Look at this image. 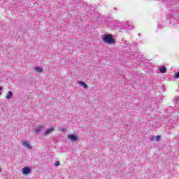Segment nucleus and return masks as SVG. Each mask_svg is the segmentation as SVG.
I'll return each mask as SVG.
<instances>
[{"label": "nucleus", "instance_id": "nucleus-1", "mask_svg": "<svg viewBox=\"0 0 179 179\" xmlns=\"http://www.w3.org/2000/svg\"><path fill=\"white\" fill-rule=\"evenodd\" d=\"M103 41L105 43H107L108 44H114L115 41H114V39L113 38V36L110 35H104L103 37Z\"/></svg>", "mask_w": 179, "mask_h": 179}, {"label": "nucleus", "instance_id": "nucleus-2", "mask_svg": "<svg viewBox=\"0 0 179 179\" xmlns=\"http://www.w3.org/2000/svg\"><path fill=\"white\" fill-rule=\"evenodd\" d=\"M22 145L24 148L28 149V150H31V149H33V146H31V143H30V141L26 140L23 141H22Z\"/></svg>", "mask_w": 179, "mask_h": 179}, {"label": "nucleus", "instance_id": "nucleus-3", "mask_svg": "<svg viewBox=\"0 0 179 179\" xmlns=\"http://www.w3.org/2000/svg\"><path fill=\"white\" fill-rule=\"evenodd\" d=\"M21 171L24 176H27V174H30V173H31V169L29 166H25L22 169Z\"/></svg>", "mask_w": 179, "mask_h": 179}, {"label": "nucleus", "instance_id": "nucleus-4", "mask_svg": "<svg viewBox=\"0 0 179 179\" xmlns=\"http://www.w3.org/2000/svg\"><path fill=\"white\" fill-rule=\"evenodd\" d=\"M78 85L80 86V87H83L85 90L89 89V86H87V84L83 81L78 80L77 81Z\"/></svg>", "mask_w": 179, "mask_h": 179}, {"label": "nucleus", "instance_id": "nucleus-5", "mask_svg": "<svg viewBox=\"0 0 179 179\" xmlns=\"http://www.w3.org/2000/svg\"><path fill=\"white\" fill-rule=\"evenodd\" d=\"M67 138H68V139L71 141V142H76V141L78 140V136H76L75 134H69L67 136Z\"/></svg>", "mask_w": 179, "mask_h": 179}, {"label": "nucleus", "instance_id": "nucleus-6", "mask_svg": "<svg viewBox=\"0 0 179 179\" xmlns=\"http://www.w3.org/2000/svg\"><path fill=\"white\" fill-rule=\"evenodd\" d=\"M55 131V128L54 127H50L49 129H48L44 133L45 136H47V135H50V134H51L52 132H54Z\"/></svg>", "mask_w": 179, "mask_h": 179}, {"label": "nucleus", "instance_id": "nucleus-7", "mask_svg": "<svg viewBox=\"0 0 179 179\" xmlns=\"http://www.w3.org/2000/svg\"><path fill=\"white\" fill-rule=\"evenodd\" d=\"M43 128H44V126H43V125L38 126L35 130L36 134H40V132H41V131H43Z\"/></svg>", "mask_w": 179, "mask_h": 179}, {"label": "nucleus", "instance_id": "nucleus-8", "mask_svg": "<svg viewBox=\"0 0 179 179\" xmlns=\"http://www.w3.org/2000/svg\"><path fill=\"white\" fill-rule=\"evenodd\" d=\"M13 97V93L10 91H8L7 92V94L6 96V99H7L8 100H9L10 99Z\"/></svg>", "mask_w": 179, "mask_h": 179}, {"label": "nucleus", "instance_id": "nucleus-9", "mask_svg": "<svg viewBox=\"0 0 179 179\" xmlns=\"http://www.w3.org/2000/svg\"><path fill=\"white\" fill-rule=\"evenodd\" d=\"M156 141V142H160V139H162V136H152L151 138V141Z\"/></svg>", "mask_w": 179, "mask_h": 179}, {"label": "nucleus", "instance_id": "nucleus-10", "mask_svg": "<svg viewBox=\"0 0 179 179\" xmlns=\"http://www.w3.org/2000/svg\"><path fill=\"white\" fill-rule=\"evenodd\" d=\"M34 71L36 72H38V73H41V72H43V68L40 66H36L34 67Z\"/></svg>", "mask_w": 179, "mask_h": 179}, {"label": "nucleus", "instance_id": "nucleus-11", "mask_svg": "<svg viewBox=\"0 0 179 179\" xmlns=\"http://www.w3.org/2000/svg\"><path fill=\"white\" fill-rule=\"evenodd\" d=\"M159 71L162 73H166V67L162 66L159 69Z\"/></svg>", "mask_w": 179, "mask_h": 179}, {"label": "nucleus", "instance_id": "nucleus-12", "mask_svg": "<svg viewBox=\"0 0 179 179\" xmlns=\"http://www.w3.org/2000/svg\"><path fill=\"white\" fill-rule=\"evenodd\" d=\"M175 79H178L179 78V71L174 75Z\"/></svg>", "mask_w": 179, "mask_h": 179}, {"label": "nucleus", "instance_id": "nucleus-13", "mask_svg": "<svg viewBox=\"0 0 179 179\" xmlns=\"http://www.w3.org/2000/svg\"><path fill=\"white\" fill-rule=\"evenodd\" d=\"M59 164H60V163H59V161H57V162H55V167H57V166H59Z\"/></svg>", "mask_w": 179, "mask_h": 179}, {"label": "nucleus", "instance_id": "nucleus-14", "mask_svg": "<svg viewBox=\"0 0 179 179\" xmlns=\"http://www.w3.org/2000/svg\"><path fill=\"white\" fill-rule=\"evenodd\" d=\"M1 90H2V87H0V92H1Z\"/></svg>", "mask_w": 179, "mask_h": 179}, {"label": "nucleus", "instance_id": "nucleus-15", "mask_svg": "<svg viewBox=\"0 0 179 179\" xmlns=\"http://www.w3.org/2000/svg\"><path fill=\"white\" fill-rule=\"evenodd\" d=\"M0 96H2V93L0 92Z\"/></svg>", "mask_w": 179, "mask_h": 179}]
</instances>
